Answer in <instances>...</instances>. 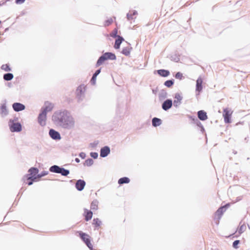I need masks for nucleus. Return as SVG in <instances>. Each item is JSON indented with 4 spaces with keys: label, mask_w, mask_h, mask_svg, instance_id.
I'll return each mask as SVG.
<instances>
[{
    "label": "nucleus",
    "mask_w": 250,
    "mask_h": 250,
    "mask_svg": "<svg viewBox=\"0 0 250 250\" xmlns=\"http://www.w3.org/2000/svg\"><path fill=\"white\" fill-rule=\"evenodd\" d=\"M116 56L114 54L109 52L105 53L101 56L96 63V66H99L102 65L105 61L107 60H115Z\"/></svg>",
    "instance_id": "nucleus-1"
},
{
    "label": "nucleus",
    "mask_w": 250,
    "mask_h": 250,
    "mask_svg": "<svg viewBox=\"0 0 250 250\" xmlns=\"http://www.w3.org/2000/svg\"><path fill=\"white\" fill-rule=\"evenodd\" d=\"M62 117L63 118L61 119V122L62 123L64 127L68 128L73 125L74 121L72 117L68 116L66 114L63 113Z\"/></svg>",
    "instance_id": "nucleus-2"
},
{
    "label": "nucleus",
    "mask_w": 250,
    "mask_h": 250,
    "mask_svg": "<svg viewBox=\"0 0 250 250\" xmlns=\"http://www.w3.org/2000/svg\"><path fill=\"white\" fill-rule=\"evenodd\" d=\"M77 233H79L80 238L83 241V242L90 250H92L93 248V245L90 242V236L88 234L84 233L81 231H79L77 232Z\"/></svg>",
    "instance_id": "nucleus-3"
},
{
    "label": "nucleus",
    "mask_w": 250,
    "mask_h": 250,
    "mask_svg": "<svg viewBox=\"0 0 250 250\" xmlns=\"http://www.w3.org/2000/svg\"><path fill=\"white\" fill-rule=\"evenodd\" d=\"M233 112V110L229 108H226L223 109V117L225 123L229 124L231 122V118Z\"/></svg>",
    "instance_id": "nucleus-4"
},
{
    "label": "nucleus",
    "mask_w": 250,
    "mask_h": 250,
    "mask_svg": "<svg viewBox=\"0 0 250 250\" xmlns=\"http://www.w3.org/2000/svg\"><path fill=\"white\" fill-rule=\"evenodd\" d=\"M39 170L37 168L31 167L28 170L29 174L26 175L27 180H32L35 181L38 177L37 174L38 173Z\"/></svg>",
    "instance_id": "nucleus-5"
},
{
    "label": "nucleus",
    "mask_w": 250,
    "mask_h": 250,
    "mask_svg": "<svg viewBox=\"0 0 250 250\" xmlns=\"http://www.w3.org/2000/svg\"><path fill=\"white\" fill-rule=\"evenodd\" d=\"M9 125L12 132H19L21 130V125L19 123H14L13 121L11 120Z\"/></svg>",
    "instance_id": "nucleus-6"
},
{
    "label": "nucleus",
    "mask_w": 250,
    "mask_h": 250,
    "mask_svg": "<svg viewBox=\"0 0 250 250\" xmlns=\"http://www.w3.org/2000/svg\"><path fill=\"white\" fill-rule=\"evenodd\" d=\"M46 114L45 113H43L42 112L40 113L38 117V122L40 125L42 126H44L46 124Z\"/></svg>",
    "instance_id": "nucleus-7"
},
{
    "label": "nucleus",
    "mask_w": 250,
    "mask_h": 250,
    "mask_svg": "<svg viewBox=\"0 0 250 250\" xmlns=\"http://www.w3.org/2000/svg\"><path fill=\"white\" fill-rule=\"evenodd\" d=\"M53 108V104L49 102H46L44 107L42 108V111L46 114L48 112L51 111Z\"/></svg>",
    "instance_id": "nucleus-8"
},
{
    "label": "nucleus",
    "mask_w": 250,
    "mask_h": 250,
    "mask_svg": "<svg viewBox=\"0 0 250 250\" xmlns=\"http://www.w3.org/2000/svg\"><path fill=\"white\" fill-rule=\"evenodd\" d=\"M12 106L14 110L17 112L23 110L25 109V106L19 103H14Z\"/></svg>",
    "instance_id": "nucleus-9"
},
{
    "label": "nucleus",
    "mask_w": 250,
    "mask_h": 250,
    "mask_svg": "<svg viewBox=\"0 0 250 250\" xmlns=\"http://www.w3.org/2000/svg\"><path fill=\"white\" fill-rule=\"evenodd\" d=\"M83 216H84L85 220L88 221L92 219L93 213L91 211L85 208L84 209Z\"/></svg>",
    "instance_id": "nucleus-10"
},
{
    "label": "nucleus",
    "mask_w": 250,
    "mask_h": 250,
    "mask_svg": "<svg viewBox=\"0 0 250 250\" xmlns=\"http://www.w3.org/2000/svg\"><path fill=\"white\" fill-rule=\"evenodd\" d=\"M85 185V183L83 180H79L76 183V188L78 190L81 191L83 189Z\"/></svg>",
    "instance_id": "nucleus-11"
},
{
    "label": "nucleus",
    "mask_w": 250,
    "mask_h": 250,
    "mask_svg": "<svg viewBox=\"0 0 250 250\" xmlns=\"http://www.w3.org/2000/svg\"><path fill=\"white\" fill-rule=\"evenodd\" d=\"M172 105V101L170 100H167L163 104L162 108L164 110H167L171 107Z\"/></svg>",
    "instance_id": "nucleus-12"
},
{
    "label": "nucleus",
    "mask_w": 250,
    "mask_h": 250,
    "mask_svg": "<svg viewBox=\"0 0 250 250\" xmlns=\"http://www.w3.org/2000/svg\"><path fill=\"white\" fill-rule=\"evenodd\" d=\"M49 135L51 137L54 139H60L61 136L59 132L54 129H50L49 131Z\"/></svg>",
    "instance_id": "nucleus-13"
},
{
    "label": "nucleus",
    "mask_w": 250,
    "mask_h": 250,
    "mask_svg": "<svg viewBox=\"0 0 250 250\" xmlns=\"http://www.w3.org/2000/svg\"><path fill=\"white\" fill-rule=\"evenodd\" d=\"M182 100V96L179 93L176 94L174 97V100L173 102L174 105L175 106H177L181 103Z\"/></svg>",
    "instance_id": "nucleus-14"
},
{
    "label": "nucleus",
    "mask_w": 250,
    "mask_h": 250,
    "mask_svg": "<svg viewBox=\"0 0 250 250\" xmlns=\"http://www.w3.org/2000/svg\"><path fill=\"white\" fill-rule=\"evenodd\" d=\"M110 152V149L108 146H104L101 149L100 155L102 157H106Z\"/></svg>",
    "instance_id": "nucleus-15"
},
{
    "label": "nucleus",
    "mask_w": 250,
    "mask_h": 250,
    "mask_svg": "<svg viewBox=\"0 0 250 250\" xmlns=\"http://www.w3.org/2000/svg\"><path fill=\"white\" fill-rule=\"evenodd\" d=\"M198 117L202 121H205L208 119L207 113L203 110H200L198 112Z\"/></svg>",
    "instance_id": "nucleus-16"
},
{
    "label": "nucleus",
    "mask_w": 250,
    "mask_h": 250,
    "mask_svg": "<svg viewBox=\"0 0 250 250\" xmlns=\"http://www.w3.org/2000/svg\"><path fill=\"white\" fill-rule=\"evenodd\" d=\"M85 90V87L83 85H80L76 90V94L77 96L80 97L84 93Z\"/></svg>",
    "instance_id": "nucleus-17"
},
{
    "label": "nucleus",
    "mask_w": 250,
    "mask_h": 250,
    "mask_svg": "<svg viewBox=\"0 0 250 250\" xmlns=\"http://www.w3.org/2000/svg\"><path fill=\"white\" fill-rule=\"evenodd\" d=\"M202 79L200 77L196 81V90L200 92L202 89Z\"/></svg>",
    "instance_id": "nucleus-18"
},
{
    "label": "nucleus",
    "mask_w": 250,
    "mask_h": 250,
    "mask_svg": "<svg viewBox=\"0 0 250 250\" xmlns=\"http://www.w3.org/2000/svg\"><path fill=\"white\" fill-rule=\"evenodd\" d=\"M123 41H124V39L122 37L118 36V39L115 41L114 48L115 49H119Z\"/></svg>",
    "instance_id": "nucleus-19"
},
{
    "label": "nucleus",
    "mask_w": 250,
    "mask_h": 250,
    "mask_svg": "<svg viewBox=\"0 0 250 250\" xmlns=\"http://www.w3.org/2000/svg\"><path fill=\"white\" fill-rule=\"evenodd\" d=\"M157 72L159 75L165 77L168 76L170 74L169 71L165 69L158 70Z\"/></svg>",
    "instance_id": "nucleus-20"
},
{
    "label": "nucleus",
    "mask_w": 250,
    "mask_h": 250,
    "mask_svg": "<svg viewBox=\"0 0 250 250\" xmlns=\"http://www.w3.org/2000/svg\"><path fill=\"white\" fill-rule=\"evenodd\" d=\"M131 50V47L130 46H127L125 47H124L122 50V53L125 56H128L130 54V51Z\"/></svg>",
    "instance_id": "nucleus-21"
},
{
    "label": "nucleus",
    "mask_w": 250,
    "mask_h": 250,
    "mask_svg": "<svg viewBox=\"0 0 250 250\" xmlns=\"http://www.w3.org/2000/svg\"><path fill=\"white\" fill-rule=\"evenodd\" d=\"M152 125L154 126H157L160 125L161 124L162 122L160 119L157 118H154L152 119Z\"/></svg>",
    "instance_id": "nucleus-22"
},
{
    "label": "nucleus",
    "mask_w": 250,
    "mask_h": 250,
    "mask_svg": "<svg viewBox=\"0 0 250 250\" xmlns=\"http://www.w3.org/2000/svg\"><path fill=\"white\" fill-rule=\"evenodd\" d=\"M50 171L52 172L59 173L61 170V167L58 166L54 165L50 167L49 169Z\"/></svg>",
    "instance_id": "nucleus-23"
},
{
    "label": "nucleus",
    "mask_w": 250,
    "mask_h": 250,
    "mask_svg": "<svg viewBox=\"0 0 250 250\" xmlns=\"http://www.w3.org/2000/svg\"><path fill=\"white\" fill-rule=\"evenodd\" d=\"M90 208L93 210H96L98 208V202L97 200H94L92 202Z\"/></svg>",
    "instance_id": "nucleus-24"
},
{
    "label": "nucleus",
    "mask_w": 250,
    "mask_h": 250,
    "mask_svg": "<svg viewBox=\"0 0 250 250\" xmlns=\"http://www.w3.org/2000/svg\"><path fill=\"white\" fill-rule=\"evenodd\" d=\"M129 182H130L129 179L128 178L125 177L121 178L118 180V183L120 185H122L123 184H127Z\"/></svg>",
    "instance_id": "nucleus-25"
},
{
    "label": "nucleus",
    "mask_w": 250,
    "mask_h": 250,
    "mask_svg": "<svg viewBox=\"0 0 250 250\" xmlns=\"http://www.w3.org/2000/svg\"><path fill=\"white\" fill-rule=\"evenodd\" d=\"M102 224V222L98 219L95 218L93 220V225L95 228L100 227Z\"/></svg>",
    "instance_id": "nucleus-26"
},
{
    "label": "nucleus",
    "mask_w": 250,
    "mask_h": 250,
    "mask_svg": "<svg viewBox=\"0 0 250 250\" xmlns=\"http://www.w3.org/2000/svg\"><path fill=\"white\" fill-rule=\"evenodd\" d=\"M6 106L5 104L2 105L0 108V113L2 116H5L7 114Z\"/></svg>",
    "instance_id": "nucleus-27"
},
{
    "label": "nucleus",
    "mask_w": 250,
    "mask_h": 250,
    "mask_svg": "<svg viewBox=\"0 0 250 250\" xmlns=\"http://www.w3.org/2000/svg\"><path fill=\"white\" fill-rule=\"evenodd\" d=\"M13 78V75L11 73H7L4 75L3 79L6 81H10Z\"/></svg>",
    "instance_id": "nucleus-28"
},
{
    "label": "nucleus",
    "mask_w": 250,
    "mask_h": 250,
    "mask_svg": "<svg viewBox=\"0 0 250 250\" xmlns=\"http://www.w3.org/2000/svg\"><path fill=\"white\" fill-rule=\"evenodd\" d=\"M59 173H61L63 176H67L69 173V171L68 170L65 169L61 167V170H60Z\"/></svg>",
    "instance_id": "nucleus-29"
},
{
    "label": "nucleus",
    "mask_w": 250,
    "mask_h": 250,
    "mask_svg": "<svg viewBox=\"0 0 250 250\" xmlns=\"http://www.w3.org/2000/svg\"><path fill=\"white\" fill-rule=\"evenodd\" d=\"M113 22V19L112 18H109L104 21V26H108Z\"/></svg>",
    "instance_id": "nucleus-30"
},
{
    "label": "nucleus",
    "mask_w": 250,
    "mask_h": 250,
    "mask_svg": "<svg viewBox=\"0 0 250 250\" xmlns=\"http://www.w3.org/2000/svg\"><path fill=\"white\" fill-rule=\"evenodd\" d=\"M247 227L245 224H243L238 229V231L239 234H241L244 232L246 229Z\"/></svg>",
    "instance_id": "nucleus-31"
},
{
    "label": "nucleus",
    "mask_w": 250,
    "mask_h": 250,
    "mask_svg": "<svg viewBox=\"0 0 250 250\" xmlns=\"http://www.w3.org/2000/svg\"><path fill=\"white\" fill-rule=\"evenodd\" d=\"M1 68L2 70H4L5 71H11V68H10L9 66L7 64H3L1 66Z\"/></svg>",
    "instance_id": "nucleus-32"
},
{
    "label": "nucleus",
    "mask_w": 250,
    "mask_h": 250,
    "mask_svg": "<svg viewBox=\"0 0 250 250\" xmlns=\"http://www.w3.org/2000/svg\"><path fill=\"white\" fill-rule=\"evenodd\" d=\"M173 84V82L172 80H167L165 82V85L167 87H170Z\"/></svg>",
    "instance_id": "nucleus-33"
},
{
    "label": "nucleus",
    "mask_w": 250,
    "mask_h": 250,
    "mask_svg": "<svg viewBox=\"0 0 250 250\" xmlns=\"http://www.w3.org/2000/svg\"><path fill=\"white\" fill-rule=\"evenodd\" d=\"M136 14H137L136 12L133 11V12H132V14L131 12H130V13H128L127 15L128 19V20L132 19L133 18V16L136 15Z\"/></svg>",
    "instance_id": "nucleus-34"
},
{
    "label": "nucleus",
    "mask_w": 250,
    "mask_h": 250,
    "mask_svg": "<svg viewBox=\"0 0 250 250\" xmlns=\"http://www.w3.org/2000/svg\"><path fill=\"white\" fill-rule=\"evenodd\" d=\"M117 33H118V30H117V29H114V30L112 32V33L110 34V36H111V37H114V38L116 37H118V36H117Z\"/></svg>",
    "instance_id": "nucleus-35"
},
{
    "label": "nucleus",
    "mask_w": 250,
    "mask_h": 250,
    "mask_svg": "<svg viewBox=\"0 0 250 250\" xmlns=\"http://www.w3.org/2000/svg\"><path fill=\"white\" fill-rule=\"evenodd\" d=\"M175 78L179 80H182L183 78L182 73L179 72H177L175 75Z\"/></svg>",
    "instance_id": "nucleus-36"
},
{
    "label": "nucleus",
    "mask_w": 250,
    "mask_h": 250,
    "mask_svg": "<svg viewBox=\"0 0 250 250\" xmlns=\"http://www.w3.org/2000/svg\"><path fill=\"white\" fill-rule=\"evenodd\" d=\"M240 243L239 240H235L233 242L232 244L233 247L235 249H237L238 248V245Z\"/></svg>",
    "instance_id": "nucleus-37"
},
{
    "label": "nucleus",
    "mask_w": 250,
    "mask_h": 250,
    "mask_svg": "<svg viewBox=\"0 0 250 250\" xmlns=\"http://www.w3.org/2000/svg\"><path fill=\"white\" fill-rule=\"evenodd\" d=\"M96 77L97 76H95L94 75H93L91 79V82L93 84H95L96 83Z\"/></svg>",
    "instance_id": "nucleus-38"
},
{
    "label": "nucleus",
    "mask_w": 250,
    "mask_h": 250,
    "mask_svg": "<svg viewBox=\"0 0 250 250\" xmlns=\"http://www.w3.org/2000/svg\"><path fill=\"white\" fill-rule=\"evenodd\" d=\"M90 155L92 157L96 159L98 157V153L96 152H91Z\"/></svg>",
    "instance_id": "nucleus-39"
},
{
    "label": "nucleus",
    "mask_w": 250,
    "mask_h": 250,
    "mask_svg": "<svg viewBox=\"0 0 250 250\" xmlns=\"http://www.w3.org/2000/svg\"><path fill=\"white\" fill-rule=\"evenodd\" d=\"M47 173H48L47 172H42V173H41L40 174H38L37 175L38 178H41V177H42L43 176H45V175H47Z\"/></svg>",
    "instance_id": "nucleus-40"
},
{
    "label": "nucleus",
    "mask_w": 250,
    "mask_h": 250,
    "mask_svg": "<svg viewBox=\"0 0 250 250\" xmlns=\"http://www.w3.org/2000/svg\"><path fill=\"white\" fill-rule=\"evenodd\" d=\"M25 1V0H16L15 2L17 4H21L23 3Z\"/></svg>",
    "instance_id": "nucleus-41"
},
{
    "label": "nucleus",
    "mask_w": 250,
    "mask_h": 250,
    "mask_svg": "<svg viewBox=\"0 0 250 250\" xmlns=\"http://www.w3.org/2000/svg\"><path fill=\"white\" fill-rule=\"evenodd\" d=\"M85 163L87 165H90L91 164H92L93 160L92 159H88L85 161Z\"/></svg>",
    "instance_id": "nucleus-42"
},
{
    "label": "nucleus",
    "mask_w": 250,
    "mask_h": 250,
    "mask_svg": "<svg viewBox=\"0 0 250 250\" xmlns=\"http://www.w3.org/2000/svg\"><path fill=\"white\" fill-rule=\"evenodd\" d=\"M224 207H221L217 210L218 212L222 213L224 211Z\"/></svg>",
    "instance_id": "nucleus-43"
},
{
    "label": "nucleus",
    "mask_w": 250,
    "mask_h": 250,
    "mask_svg": "<svg viewBox=\"0 0 250 250\" xmlns=\"http://www.w3.org/2000/svg\"><path fill=\"white\" fill-rule=\"evenodd\" d=\"M100 72H101V69H100L97 70L95 72V73L94 74V75L95 76H97V75H98L100 73Z\"/></svg>",
    "instance_id": "nucleus-44"
},
{
    "label": "nucleus",
    "mask_w": 250,
    "mask_h": 250,
    "mask_svg": "<svg viewBox=\"0 0 250 250\" xmlns=\"http://www.w3.org/2000/svg\"><path fill=\"white\" fill-rule=\"evenodd\" d=\"M30 180V181L28 183V185L29 186H30V185H32V184H33V182L34 181H32V180Z\"/></svg>",
    "instance_id": "nucleus-45"
},
{
    "label": "nucleus",
    "mask_w": 250,
    "mask_h": 250,
    "mask_svg": "<svg viewBox=\"0 0 250 250\" xmlns=\"http://www.w3.org/2000/svg\"><path fill=\"white\" fill-rule=\"evenodd\" d=\"M75 161L77 162V163H79L80 162V160L78 158H76L75 159Z\"/></svg>",
    "instance_id": "nucleus-46"
}]
</instances>
